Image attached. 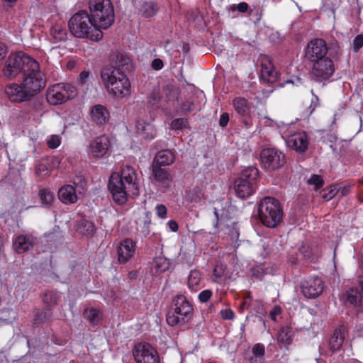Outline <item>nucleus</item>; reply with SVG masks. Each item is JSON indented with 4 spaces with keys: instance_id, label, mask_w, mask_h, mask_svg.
<instances>
[{
    "instance_id": "nucleus-37",
    "label": "nucleus",
    "mask_w": 363,
    "mask_h": 363,
    "mask_svg": "<svg viewBox=\"0 0 363 363\" xmlns=\"http://www.w3.org/2000/svg\"><path fill=\"white\" fill-rule=\"evenodd\" d=\"M50 35L55 42H60L65 40L67 33L66 30L61 26L56 25L51 28Z\"/></svg>"
},
{
    "instance_id": "nucleus-1",
    "label": "nucleus",
    "mask_w": 363,
    "mask_h": 363,
    "mask_svg": "<svg viewBox=\"0 0 363 363\" xmlns=\"http://www.w3.org/2000/svg\"><path fill=\"white\" fill-rule=\"evenodd\" d=\"M108 189L113 201L123 205L139 194V184L135 169L130 165L123 166L109 178Z\"/></svg>"
},
{
    "instance_id": "nucleus-35",
    "label": "nucleus",
    "mask_w": 363,
    "mask_h": 363,
    "mask_svg": "<svg viewBox=\"0 0 363 363\" xmlns=\"http://www.w3.org/2000/svg\"><path fill=\"white\" fill-rule=\"evenodd\" d=\"M157 11V6L152 2H145L140 9V14L144 17L153 16Z\"/></svg>"
},
{
    "instance_id": "nucleus-34",
    "label": "nucleus",
    "mask_w": 363,
    "mask_h": 363,
    "mask_svg": "<svg viewBox=\"0 0 363 363\" xmlns=\"http://www.w3.org/2000/svg\"><path fill=\"white\" fill-rule=\"evenodd\" d=\"M152 264L156 272L158 273L166 272L170 266L169 261L162 256L155 257L153 260Z\"/></svg>"
},
{
    "instance_id": "nucleus-48",
    "label": "nucleus",
    "mask_w": 363,
    "mask_h": 363,
    "mask_svg": "<svg viewBox=\"0 0 363 363\" xmlns=\"http://www.w3.org/2000/svg\"><path fill=\"white\" fill-rule=\"evenodd\" d=\"M191 202L201 203L205 200L204 193L202 190L194 191L190 196Z\"/></svg>"
},
{
    "instance_id": "nucleus-3",
    "label": "nucleus",
    "mask_w": 363,
    "mask_h": 363,
    "mask_svg": "<svg viewBox=\"0 0 363 363\" xmlns=\"http://www.w3.org/2000/svg\"><path fill=\"white\" fill-rule=\"evenodd\" d=\"M68 25L70 33L76 38L99 41L103 37V33L94 25V21L86 11L74 13Z\"/></svg>"
},
{
    "instance_id": "nucleus-38",
    "label": "nucleus",
    "mask_w": 363,
    "mask_h": 363,
    "mask_svg": "<svg viewBox=\"0 0 363 363\" xmlns=\"http://www.w3.org/2000/svg\"><path fill=\"white\" fill-rule=\"evenodd\" d=\"M171 129L174 130H183L190 129L189 121L186 118H179L174 119L170 124Z\"/></svg>"
},
{
    "instance_id": "nucleus-58",
    "label": "nucleus",
    "mask_w": 363,
    "mask_h": 363,
    "mask_svg": "<svg viewBox=\"0 0 363 363\" xmlns=\"http://www.w3.org/2000/svg\"><path fill=\"white\" fill-rule=\"evenodd\" d=\"M229 121V114L223 113L220 117L219 124L221 127H225Z\"/></svg>"
},
{
    "instance_id": "nucleus-20",
    "label": "nucleus",
    "mask_w": 363,
    "mask_h": 363,
    "mask_svg": "<svg viewBox=\"0 0 363 363\" xmlns=\"http://www.w3.org/2000/svg\"><path fill=\"white\" fill-rule=\"evenodd\" d=\"M358 289L350 288L347 290L344 294V300L346 303L353 305L355 307L363 306V279H358Z\"/></svg>"
},
{
    "instance_id": "nucleus-30",
    "label": "nucleus",
    "mask_w": 363,
    "mask_h": 363,
    "mask_svg": "<svg viewBox=\"0 0 363 363\" xmlns=\"http://www.w3.org/2000/svg\"><path fill=\"white\" fill-rule=\"evenodd\" d=\"M201 274L199 270H191L187 277V286L192 292L198 291L201 288Z\"/></svg>"
},
{
    "instance_id": "nucleus-56",
    "label": "nucleus",
    "mask_w": 363,
    "mask_h": 363,
    "mask_svg": "<svg viewBox=\"0 0 363 363\" xmlns=\"http://www.w3.org/2000/svg\"><path fill=\"white\" fill-rule=\"evenodd\" d=\"M130 62V59L127 55H121L120 57H118V63L119 66L124 67L128 66Z\"/></svg>"
},
{
    "instance_id": "nucleus-26",
    "label": "nucleus",
    "mask_w": 363,
    "mask_h": 363,
    "mask_svg": "<svg viewBox=\"0 0 363 363\" xmlns=\"http://www.w3.org/2000/svg\"><path fill=\"white\" fill-rule=\"evenodd\" d=\"M175 160L174 152L170 150H162L159 151L153 160L152 165H157V167L168 166L172 164Z\"/></svg>"
},
{
    "instance_id": "nucleus-5",
    "label": "nucleus",
    "mask_w": 363,
    "mask_h": 363,
    "mask_svg": "<svg viewBox=\"0 0 363 363\" xmlns=\"http://www.w3.org/2000/svg\"><path fill=\"white\" fill-rule=\"evenodd\" d=\"M258 211L262 223L269 228L276 227L282 220L283 213L280 203L274 198H263L260 201Z\"/></svg>"
},
{
    "instance_id": "nucleus-8",
    "label": "nucleus",
    "mask_w": 363,
    "mask_h": 363,
    "mask_svg": "<svg viewBox=\"0 0 363 363\" xmlns=\"http://www.w3.org/2000/svg\"><path fill=\"white\" fill-rule=\"evenodd\" d=\"M77 95L74 86L69 84L58 83L50 86L46 94L47 101L51 105L62 104Z\"/></svg>"
},
{
    "instance_id": "nucleus-44",
    "label": "nucleus",
    "mask_w": 363,
    "mask_h": 363,
    "mask_svg": "<svg viewBox=\"0 0 363 363\" xmlns=\"http://www.w3.org/2000/svg\"><path fill=\"white\" fill-rule=\"evenodd\" d=\"M339 190L337 185L330 186L322 193V197L325 201H329L335 197Z\"/></svg>"
},
{
    "instance_id": "nucleus-9",
    "label": "nucleus",
    "mask_w": 363,
    "mask_h": 363,
    "mask_svg": "<svg viewBox=\"0 0 363 363\" xmlns=\"http://www.w3.org/2000/svg\"><path fill=\"white\" fill-rule=\"evenodd\" d=\"M23 74L25 77L23 79L22 85H23V87L30 97L45 86V79L43 74L40 71V66L38 62L36 69L29 67L26 73Z\"/></svg>"
},
{
    "instance_id": "nucleus-10",
    "label": "nucleus",
    "mask_w": 363,
    "mask_h": 363,
    "mask_svg": "<svg viewBox=\"0 0 363 363\" xmlns=\"http://www.w3.org/2000/svg\"><path fill=\"white\" fill-rule=\"evenodd\" d=\"M262 167L269 171L282 167L286 162L285 155L276 148L264 149L260 154Z\"/></svg>"
},
{
    "instance_id": "nucleus-7",
    "label": "nucleus",
    "mask_w": 363,
    "mask_h": 363,
    "mask_svg": "<svg viewBox=\"0 0 363 363\" xmlns=\"http://www.w3.org/2000/svg\"><path fill=\"white\" fill-rule=\"evenodd\" d=\"M258 177V169L255 167L245 169L240 177L235 180L234 189L238 196L242 199L250 196L255 191V181Z\"/></svg>"
},
{
    "instance_id": "nucleus-25",
    "label": "nucleus",
    "mask_w": 363,
    "mask_h": 363,
    "mask_svg": "<svg viewBox=\"0 0 363 363\" xmlns=\"http://www.w3.org/2000/svg\"><path fill=\"white\" fill-rule=\"evenodd\" d=\"M347 329L345 325L338 327L334 331L329 341L330 347L333 351H337L341 348L347 336Z\"/></svg>"
},
{
    "instance_id": "nucleus-61",
    "label": "nucleus",
    "mask_w": 363,
    "mask_h": 363,
    "mask_svg": "<svg viewBox=\"0 0 363 363\" xmlns=\"http://www.w3.org/2000/svg\"><path fill=\"white\" fill-rule=\"evenodd\" d=\"M358 279H363V255L361 256L359 259V269H358Z\"/></svg>"
},
{
    "instance_id": "nucleus-52",
    "label": "nucleus",
    "mask_w": 363,
    "mask_h": 363,
    "mask_svg": "<svg viewBox=\"0 0 363 363\" xmlns=\"http://www.w3.org/2000/svg\"><path fill=\"white\" fill-rule=\"evenodd\" d=\"M363 46V35H357L352 43V49L357 52Z\"/></svg>"
},
{
    "instance_id": "nucleus-29",
    "label": "nucleus",
    "mask_w": 363,
    "mask_h": 363,
    "mask_svg": "<svg viewBox=\"0 0 363 363\" xmlns=\"http://www.w3.org/2000/svg\"><path fill=\"white\" fill-rule=\"evenodd\" d=\"M232 105L238 114L241 116H249L251 112L252 103L243 97H236Z\"/></svg>"
},
{
    "instance_id": "nucleus-47",
    "label": "nucleus",
    "mask_w": 363,
    "mask_h": 363,
    "mask_svg": "<svg viewBox=\"0 0 363 363\" xmlns=\"http://www.w3.org/2000/svg\"><path fill=\"white\" fill-rule=\"evenodd\" d=\"M45 160L48 162V165L50 170L57 169L60 167L61 159L57 156H50L45 157Z\"/></svg>"
},
{
    "instance_id": "nucleus-62",
    "label": "nucleus",
    "mask_w": 363,
    "mask_h": 363,
    "mask_svg": "<svg viewBox=\"0 0 363 363\" xmlns=\"http://www.w3.org/2000/svg\"><path fill=\"white\" fill-rule=\"evenodd\" d=\"M7 54V48L6 46L3 44L0 43V60H4Z\"/></svg>"
},
{
    "instance_id": "nucleus-2",
    "label": "nucleus",
    "mask_w": 363,
    "mask_h": 363,
    "mask_svg": "<svg viewBox=\"0 0 363 363\" xmlns=\"http://www.w3.org/2000/svg\"><path fill=\"white\" fill-rule=\"evenodd\" d=\"M101 80L107 92L116 99L126 98L131 93L130 82L125 73L119 68L103 67Z\"/></svg>"
},
{
    "instance_id": "nucleus-16",
    "label": "nucleus",
    "mask_w": 363,
    "mask_h": 363,
    "mask_svg": "<svg viewBox=\"0 0 363 363\" xmlns=\"http://www.w3.org/2000/svg\"><path fill=\"white\" fill-rule=\"evenodd\" d=\"M286 145L298 152H304L308 146V139L305 132H297L285 138Z\"/></svg>"
},
{
    "instance_id": "nucleus-53",
    "label": "nucleus",
    "mask_w": 363,
    "mask_h": 363,
    "mask_svg": "<svg viewBox=\"0 0 363 363\" xmlns=\"http://www.w3.org/2000/svg\"><path fill=\"white\" fill-rule=\"evenodd\" d=\"M156 213L160 218H164L167 215V208L162 204L157 205L156 206Z\"/></svg>"
},
{
    "instance_id": "nucleus-32",
    "label": "nucleus",
    "mask_w": 363,
    "mask_h": 363,
    "mask_svg": "<svg viewBox=\"0 0 363 363\" xmlns=\"http://www.w3.org/2000/svg\"><path fill=\"white\" fill-rule=\"evenodd\" d=\"M214 281L221 283L230 279V275L225 264H217L213 269Z\"/></svg>"
},
{
    "instance_id": "nucleus-59",
    "label": "nucleus",
    "mask_w": 363,
    "mask_h": 363,
    "mask_svg": "<svg viewBox=\"0 0 363 363\" xmlns=\"http://www.w3.org/2000/svg\"><path fill=\"white\" fill-rule=\"evenodd\" d=\"M312 95H313V97L311 99V106H310V108H311V112L313 111H314L315 108L316 107H318L319 106V104H320L318 97L316 95L313 94V92H312Z\"/></svg>"
},
{
    "instance_id": "nucleus-4",
    "label": "nucleus",
    "mask_w": 363,
    "mask_h": 363,
    "mask_svg": "<svg viewBox=\"0 0 363 363\" xmlns=\"http://www.w3.org/2000/svg\"><path fill=\"white\" fill-rule=\"evenodd\" d=\"M90 17L96 28L107 29L114 22V9L111 0H89Z\"/></svg>"
},
{
    "instance_id": "nucleus-28",
    "label": "nucleus",
    "mask_w": 363,
    "mask_h": 363,
    "mask_svg": "<svg viewBox=\"0 0 363 363\" xmlns=\"http://www.w3.org/2000/svg\"><path fill=\"white\" fill-rule=\"evenodd\" d=\"M34 243V238L31 235H19L13 241V248L17 253H23L29 250Z\"/></svg>"
},
{
    "instance_id": "nucleus-19",
    "label": "nucleus",
    "mask_w": 363,
    "mask_h": 363,
    "mask_svg": "<svg viewBox=\"0 0 363 363\" xmlns=\"http://www.w3.org/2000/svg\"><path fill=\"white\" fill-rule=\"evenodd\" d=\"M152 175L155 183L163 191L170 187L173 179L169 171L157 165H152Z\"/></svg>"
},
{
    "instance_id": "nucleus-49",
    "label": "nucleus",
    "mask_w": 363,
    "mask_h": 363,
    "mask_svg": "<svg viewBox=\"0 0 363 363\" xmlns=\"http://www.w3.org/2000/svg\"><path fill=\"white\" fill-rule=\"evenodd\" d=\"M308 183L310 185H313L315 189H318L320 188L323 184V180L321 177L313 174L312 177L308 180Z\"/></svg>"
},
{
    "instance_id": "nucleus-40",
    "label": "nucleus",
    "mask_w": 363,
    "mask_h": 363,
    "mask_svg": "<svg viewBox=\"0 0 363 363\" xmlns=\"http://www.w3.org/2000/svg\"><path fill=\"white\" fill-rule=\"evenodd\" d=\"M94 226L93 223L86 220H82L79 225L78 231L79 233L85 235H91L94 232Z\"/></svg>"
},
{
    "instance_id": "nucleus-13",
    "label": "nucleus",
    "mask_w": 363,
    "mask_h": 363,
    "mask_svg": "<svg viewBox=\"0 0 363 363\" xmlns=\"http://www.w3.org/2000/svg\"><path fill=\"white\" fill-rule=\"evenodd\" d=\"M327 52L328 48L325 41L319 38L311 40L306 49V55L312 63L327 57Z\"/></svg>"
},
{
    "instance_id": "nucleus-51",
    "label": "nucleus",
    "mask_w": 363,
    "mask_h": 363,
    "mask_svg": "<svg viewBox=\"0 0 363 363\" xmlns=\"http://www.w3.org/2000/svg\"><path fill=\"white\" fill-rule=\"evenodd\" d=\"M43 301L49 305L55 304L57 303V294L52 291L48 292L44 296Z\"/></svg>"
},
{
    "instance_id": "nucleus-17",
    "label": "nucleus",
    "mask_w": 363,
    "mask_h": 363,
    "mask_svg": "<svg viewBox=\"0 0 363 363\" xmlns=\"http://www.w3.org/2000/svg\"><path fill=\"white\" fill-rule=\"evenodd\" d=\"M323 281L318 277H314L303 283L301 292L304 296L309 298H314L323 292Z\"/></svg>"
},
{
    "instance_id": "nucleus-18",
    "label": "nucleus",
    "mask_w": 363,
    "mask_h": 363,
    "mask_svg": "<svg viewBox=\"0 0 363 363\" xmlns=\"http://www.w3.org/2000/svg\"><path fill=\"white\" fill-rule=\"evenodd\" d=\"M135 242L130 238L121 240L117 247L118 260L121 264L126 263L135 254Z\"/></svg>"
},
{
    "instance_id": "nucleus-57",
    "label": "nucleus",
    "mask_w": 363,
    "mask_h": 363,
    "mask_svg": "<svg viewBox=\"0 0 363 363\" xmlns=\"http://www.w3.org/2000/svg\"><path fill=\"white\" fill-rule=\"evenodd\" d=\"M281 313V308L279 306H276L270 312V318L273 320H276L277 316L280 315Z\"/></svg>"
},
{
    "instance_id": "nucleus-54",
    "label": "nucleus",
    "mask_w": 363,
    "mask_h": 363,
    "mask_svg": "<svg viewBox=\"0 0 363 363\" xmlns=\"http://www.w3.org/2000/svg\"><path fill=\"white\" fill-rule=\"evenodd\" d=\"M220 314L222 318L225 320H231L234 318V313L231 309L222 310Z\"/></svg>"
},
{
    "instance_id": "nucleus-12",
    "label": "nucleus",
    "mask_w": 363,
    "mask_h": 363,
    "mask_svg": "<svg viewBox=\"0 0 363 363\" xmlns=\"http://www.w3.org/2000/svg\"><path fill=\"white\" fill-rule=\"evenodd\" d=\"M335 71L333 60L327 57L313 62L311 77L318 82L329 79Z\"/></svg>"
},
{
    "instance_id": "nucleus-60",
    "label": "nucleus",
    "mask_w": 363,
    "mask_h": 363,
    "mask_svg": "<svg viewBox=\"0 0 363 363\" xmlns=\"http://www.w3.org/2000/svg\"><path fill=\"white\" fill-rule=\"evenodd\" d=\"M162 67H163V62L160 59H155L152 62V67L155 70H160L162 68Z\"/></svg>"
},
{
    "instance_id": "nucleus-6",
    "label": "nucleus",
    "mask_w": 363,
    "mask_h": 363,
    "mask_svg": "<svg viewBox=\"0 0 363 363\" xmlns=\"http://www.w3.org/2000/svg\"><path fill=\"white\" fill-rule=\"evenodd\" d=\"M37 68V61L23 52L11 54L6 62L4 74L9 78H14L20 72L26 73L28 69Z\"/></svg>"
},
{
    "instance_id": "nucleus-64",
    "label": "nucleus",
    "mask_w": 363,
    "mask_h": 363,
    "mask_svg": "<svg viewBox=\"0 0 363 363\" xmlns=\"http://www.w3.org/2000/svg\"><path fill=\"white\" fill-rule=\"evenodd\" d=\"M350 192V186H345L340 189V193L342 196H346Z\"/></svg>"
},
{
    "instance_id": "nucleus-41",
    "label": "nucleus",
    "mask_w": 363,
    "mask_h": 363,
    "mask_svg": "<svg viewBox=\"0 0 363 363\" xmlns=\"http://www.w3.org/2000/svg\"><path fill=\"white\" fill-rule=\"evenodd\" d=\"M51 170L48 165V162L45 160V158L42 159L38 164L36 167L35 172L36 174L42 177L48 176L50 173Z\"/></svg>"
},
{
    "instance_id": "nucleus-63",
    "label": "nucleus",
    "mask_w": 363,
    "mask_h": 363,
    "mask_svg": "<svg viewBox=\"0 0 363 363\" xmlns=\"http://www.w3.org/2000/svg\"><path fill=\"white\" fill-rule=\"evenodd\" d=\"M167 225L172 232H177L178 230L179 227L177 222L171 220L168 221Z\"/></svg>"
},
{
    "instance_id": "nucleus-45",
    "label": "nucleus",
    "mask_w": 363,
    "mask_h": 363,
    "mask_svg": "<svg viewBox=\"0 0 363 363\" xmlns=\"http://www.w3.org/2000/svg\"><path fill=\"white\" fill-rule=\"evenodd\" d=\"M40 198L43 204L48 205L53 201L54 195L48 189H42L40 191Z\"/></svg>"
},
{
    "instance_id": "nucleus-24",
    "label": "nucleus",
    "mask_w": 363,
    "mask_h": 363,
    "mask_svg": "<svg viewBox=\"0 0 363 363\" xmlns=\"http://www.w3.org/2000/svg\"><path fill=\"white\" fill-rule=\"evenodd\" d=\"M174 310L176 313L189 320L192 312V307L186 298L184 296H177L174 299Z\"/></svg>"
},
{
    "instance_id": "nucleus-14",
    "label": "nucleus",
    "mask_w": 363,
    "mask_h": 363,
    "mask_svg": "<svg viewBox=\"0 0 363 363\" xmlns=\"http://www.w3.org/2000/svg\"><path fill=\"white\" fill-rule=\"evenodd\" d=\"M109 146L108 136L103 135L97 137L89 145V155L94 158H101L107 153Z\"/></svg>"
},
{
    "instance_id": "nucleus-50",
    "label": "nucleus",
    "mask_w": 363,
    "mask_h": 363,
    "mask_svg": "<svg viewBox=\"0 0 363 363\" xmlns=\"http://www.w3.org/2000/svg\"><path fill=\"white\" fill-rule=\"evenodd\" d=\"M213 295V292L210 289H205L201 291L198 296V298L201 303L208 302Z\"/></svg>"
},
{
    "instance_id": "nucleus-31",
    "label": "nucleus",
    "mask_w": 363,
    "mask_h": 363,
    "mask_svg": "<svg viewBox=\"0 0 363 363\" xmlns=\"http://www.w3.org/2000/svg\"><path fill=\"white\" fill-rule=\"evenodd\" d=\"M252 355L249 358L250 363H264L265 347L261 343L255 344L252 348Z\"/></svg>"
},
{
    "instance_id": "nucleus-11",
    "label": "nucleus",
    "mask_w": 363,
    "mask_h": 363,
    "mask_svg": "<svg viewBox=\"0 0 363 363\" xmlns=\"http://www.w3.org/2000/svg\"><path fill=\"white\" fill-rule=\"evenodd\" d=\"M133 356L137 363H160L157 350L147 342L138 343L133 350Z\"/></svg>"
},
{
    "instance_id": "nucleus-36",
    "label": "nucleus",
    "mask_w": 363,
    "mask_h": 363,
    "mask_svg": "<svg viewBox=\"0 0 363 363\" xmlns=\"http://www.w3.org/2000/svg\"><path fill=\"white\" fill-rule=\"evenodd\" d=\"M292 331L291 328L286 327L282 328L278 335V342L280 343L289 345L292 341Z\"/></svg>"
},
{
    "instance_id": "nucleus-42",
    "label": "nucleus",
    "mask_w": 363,
    "mask_h": 363,
    "mask_svg": "<svg viewBox=\"0 0 363 363\" xmlns=\"http://www.w3.org/2000/svg\"><path fill=\"white\" fill-rule=\"evenodd\" d=\"M84 315L89 322L93 323H98L101 318V313L95 308L85 310Z\"/></svg>"
},
{
    "instance_id": "nucleus-46",
    "label": "nucleus",
    "mask_w": 363,
    "mask_h": 363,
    "mask_svg": "<svg viewBox=\"0 0 363 363\" xmlns=\"http://www.w3.org/2000/svg\"><path fill=\"white\" fill-rule=\"evenodd\" d=\"M62 142V138L59 135H51L48 138L46 143L50 149H55L58 147Z\"/></svg>"
},
{
    "instance_id": "nucleus-22",
    "label": "nucleus",
    "mask_w": 363,
    "mask_h": 363,
    "mask_svg": "<svg viewBox=\"0 0 363 363\" xmlns=\"http://www.w3.org/2000/svg\"><path fill=\"white\" fill-rule=\"evenodd\" d=\"M135 130L139 136L144 139L152 140L157 135L154 125L147 120L139 118L135 123Z\"/></svg>"
},
{
    "instance_id": "nucleus-21",
    "label": "nucleus",
    "mask_w": 363,
    "mask_h": 363,
    "mask_svg": "<svg viewBox=\"0 0 363 363\" xmlns=\"http://www.w3.org/2000/svg\"><path fill=\"white\" fill-rule=\"evenodd\" d=\"M5 92L11 101L21 102L28 100L30 96L22 84H11L6 87Z\"/></svg>"
},
{
    "instance_id": "nucleus-27",
    "label": "nucleus",
    "mask_w": 363,
    "mask_h": 363,
    "mask_svg": "<svg viewBox=\"0 0 363 363\" xmlns=\"http://www.w3.org/2000/svg\"><path fill=\"white\" fill-rule=\"evenodd\" d=\"M91 117L95 123L101 125L108 121L110 115L106 107L102 105H95L91 110Z\"/></svg>"
},
{
    "instance_id": "nucleus-33",
    "label": "nucleus",
    "mask_w": 363,
    "mask_h": 363,
    "mask_svg": "<svg viewBox=\"0 0 363 363\" xmlns=\"http://www.w3.org/2000/svg\"><path fill=\"white\" fill-rule=\"evenodd\" d=\"M226 10L230 16L235 18L238 16V13H247L249 10V6L246 2H240L238 4H233L227 6Z\"/></svg>"
},
{
    "instance_id": "nucleus-15",
    "label": "nucleus",
    "mask_w": 363,
    "mask_h": 363,
    "mask_svg": "<svg viewBox=\"0 0 363 363\" xmlns=\"http://www.w3.org/2000/svg\"><path fill=\"white\" fill-rule=\"evenodd\" d=\"M261 70L260 78L268 83H274L277 81L279 74L274 68L271 59L267 56L260 58Z\"/></svg>"
},
{
    "instance_id": "nucleus-39",
    "label": "nucleus",
    "mask_w": 363,
    "mask_h": 363,
    "mask_svg": "<svg viewBox=\"0 0 363 363\" xmlns=\"http://www.w3.org/2000/svg\"><path fill=\"white\" fill-rule=\"evenodd\" d=\"M188 321L184 317L176 313V311H170L167 315V323L172 326Z\"/></svg>"
},
{
    "instance_id": "nucleus-23",
    "label": "nucleus",
    "mask_w": 363,
    "mask_h": 363,
    "mask_svg": "<svg viewBox=\"0 0 363 363\" xmlns=\"http://www.w3.org/2000/svg\"><path fill=\"white\" fill-rule=\"evenodd\" d=\"M79 186L71 184L62 186L58 191L59 199L65 204H72L78 199Z\"/></svg>"
},
{
    "instance_id": "nucleus-43",
    "label": "nucleus",
    "mask_w": 363,
    "mask_h": 363,
    "mask_svg": "<svg viewBox=\"0 0 363 363\" xmlns=\"http://www.w3.org/2000/svg\"><path fill=\"white\" fill-rule=\"evenodd\" d=\"M33 109L34 111V114L33 116V119L41 117L45 112V107L42 101L39 99H36L33 102Z\"/></svg>"
},
{
    "instance_id": "nucleus-55",
    "label": "nucleus",
    "mask_w": 363,
    "mask_h": 363,
    "mask_svg": "<svg viewBox=\"0 0 363 363\" xmlns=\"http://www.w3.org/2000/svg\"><path fill=\"white\" fill-rule=\"evenodd\" d=\"M89 72L87 71H83L80 73L79 77V84H86L89 80Z\"/></svg>"
}]
</instances>
